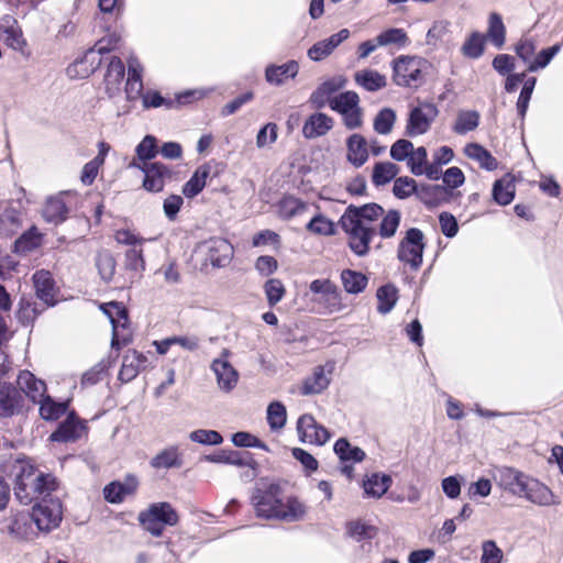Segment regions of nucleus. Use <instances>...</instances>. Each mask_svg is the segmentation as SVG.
Here are the masks:
<instances>
[{"label": "nucleus", "instance_id": "f257e3e1", "mask_svg": "<svg viewBox=\"0 0 563 563\" xmlns=\"http://www.w3.org/2000/svg\"><path fill=\"white\" fill-rule=\"evenodd\" d=\"M279 495L280 488L275 484H271L266 489L257 488L252 495L257 517L287 522L301 520L306 514L303 504L294 497L284 501Z\"/></svg>", "mask_w": 563, "mask_h": 563}, {"label": "nucleus", "instance_id": "f03ea898", "mask_svg": "<svg viewBox=\"0 0 563 563\" xmlns=\"http://www.w3.org/2000/svg\"><path fill=\"white\" fill-rule=\"evenodd\" d=\"M12 473L15 478L14 495L23 505L49 496L56 489L55 477L40 472L29 461L16 460Z\"/></svg>", "mask_w": 563, "mask_h": 563}, {"label": "nucleus", "instance_id": "7ed1b4c3", "mask_svg": "<svg viewBox=\"0 0 563 563\" xmlns=\"http://www.w3.org/2000/svg\"><path fill=\"white\" fill-rule=\"evenodd\" d=\"M429 62L420 56L400 55L391 63L395 85L417 89L424 85Z\"/></svg>", "mask_w": 563, "mask_h": 563}, {"label": "nucleus", "instance_id": "20e7f679", "mask_svg": "<svg viewBox=\"0 0 563 563\" xmlns=\"http://www.w3.org/2000/svg\"><path fill=\"white\" fill-rule=\"evenodd\" d=\"M140 525L153 537H161L165 526H176L179 521L177 511L169 503H154L139 514Z\"/></svg>", "mask_w": 563, "mask_h": 563}, {"label": "nucleus", "instance_id": "39448f33", "mask_svg": "<svg viewBox=\"0 0 563 563\" xmlns=\"http://www.w3.org/2000/svg\"><path fill=\"white\" fill-rule=\"evenodd\" d=\"M312 295L311 301L318 306L322 313H338L346 308L338 285L329 278L314 279L309 285Z\"/></svg>", "mask_w": 563, "mask_h": 563}, {"label": "nucleus", "instance_id": "423d86ee", "mask_svg": "<svg viewBox=\"0 0 563 563\" xmlns=\"http://www.w3.org/2000/svg\"><path fill=\"white\" fill-rule=\"evenodd\" d=\"M424 247L423 232L418 228H410L399 242L397 257L411 269L418 271L422 265Z\"/></svg>", "mask_w": 563, "mask_h": 563}, {"label": "nucleus", "instance_id": "0eeeda50", "mask_svg": "<svg viewBox=\"0 0 563 563\" xmlns=\"http://www.w3.org/2000/svg\"><path fill=\"white\" fill-rule=\"evenodd\" d=\"M340 223L349 235V245L352 252L357 256L366 255L376 230L365 223L354 222L353 219L350 220L349 216H342Z\"/></svg>", "mask_w": 563, "mask_h": 563}, {"label": "nucleus", "instance_id": "6e6552de", "mask_svg": "<svg viewBox=\"0 0 563 563\" xmlns=\"http://www.w3.org/2000/svg\"><path fill=\"white\" fill-rule=\"evenodd\" d=\"M32 517L34 525L38 531L49 532L56 529L63 517V508L59 499H46L43 497L41 503H37L32 508Z\"/></svg>", "mask_w": 563, "mask_h": 563}, {"label": "nucleus", "instance_id": "1a4fd4ad", "mask_svg": "<svg viewBox=\"0 0 563 563\" xmlns=\"http://www.w3.org/2000/svg\"><path fill=\"white\" fill-rule=\"evenodd\" d=\"M438 114V107L431 102H421L413 107L407 119L406 135L415 137L427 133Z\"/></svg>", "mask_w": 563, "mask_h": 563}, {"label": "nucleus", "instance_id": "9d476101", "mask_svg": "<svg viewBox=\"0 0 563 563\" xmlns=\"http://www.w3.org/2000/svg\"><path fill=\"white\" fill-rule=\"evenodd\" d=\"M297 432L302 443L323 445L330 439V432L323 426L319 424L314 417L305 413L297 421Z\"/></svg>", "mask_w": 563, "mask_h": 563}, {"label": "nucleus", "instance_id": "9b49d317", "mask_svg": "<svg viewBox=\"0 0 563 563\" xmlns=\"http://www.w3.org/2000/svg\"><path fill=\"white\" fill-rule=\"evenodd\" d=\"M131 167H137L144 173L143 187L151 192L162 191L165 186V179L170 178V170L162 163H143L142 165L133 161Z\"/></svg>", "mask_w": 563, "mask_h": 563}, {"label": "nucleus", "instance_id": "f8f14e48", "mask_svg": "<svg viewBox=\"0 0 563 563\" xmlns=\"http://www.w3.org/2000/svg\"><path fill=\"white\" fill-rule=\"evenodd\" d=\"M230 352L223 350L221 356L211 363V369L217 377V383L222 391L229 393L233 390L239 382V373L229 362Z\"/></svg>", "mask_w": 563, "mask_h": 563}, {"label": "nucleus", "instance_id": "ddd939ff", "mask_svg": "<svg viewBox=\"0 0 563 563\" xmlns=\"http://www.w3.org/2000/svg\"><path fill=\"white\" fill-rule=\"evenodd\" d=\"M200 249L206 253V261L213 267L227 266L233 256V246L222 238H212L203 242Z\"/></svg>", "mask_w": 563, "mask_h": 563}, {"label": "nucleus", "instance_id": "4468645a", "mask_svg": "<svg viewBox=\"0 0 563 563\" xmlns=\"http://www.w3.org/2000/svg\"><path fill=\"white\" fill-rule=\"evenodd\" d=\"M528 477L522 472L507 466L497 467L494 473V479L498 486L518 497H522Z\"/></svg>", "mask_w": 563, "mask_h": 563}, {"label": "nucleus", "instance_id": "2eb2a0df", "mask_svg": "<svg viewBox=\"0 0 563 563\" xmlns=\"http://www.w3.org/2000/svg\"><path fill=\"white\" fill-rule=\"evenodd\" d=\"M33 284L36 297L45 307H53L57 303L58 289L51 272L41 269L34 273Z\"/></svg>", "mask_w": 563, "mask_h": 563}, {"label": "nucleus", "instance_id": "dca6fc26", "mask_svg": "<svg viewBox=\"0 0 563 563\" xmlns=\"http://www.w3.org/2000/svg\"><path fill=\"white\" fill-rule=\"evenodd\" d=\"M85 430L86 426L84 421H81L75 412H69L67 418L49 435V440L59 443L74 442L82 435Z\"/></svg>", "mask_w": 563, "mask_h": 563}, {"label": "nucleus", "instance_id": "f3484780", "mask_svg": "<svg viewBox=\"0 0 563 563\" xmlns=\"http://www.w3.org/2000/svg\"><path fill=\"white\" fill-rule=\"evenodd\" d=\"M68 194L64 191L45 200L42 217L47 223L58 225L66 221L69 213V207L65 200Z\"/></svg>", "mask_w": 563, "mask_h": 563}, {"label": "nucleus", "instance_id": "a211bd4d", "mask_svg": "<svg viewBox=\"0 0 563 563\" xmlns=\"http://www.w3.org/2000/svg\"><path fill=\"white\" fill-rule=\"evenodd\" d=\"M23 395L12 384H0V418H10L22 410Z\"/></svg>", "mask_w": 563, "mask_h": 563}, {"label": "nucleus", "instance_id": "6ab92c4d", "mask_svg": "<svg viewBox=\"0 0 563 563\" xmlns=\"http://www.w3.org/2000/svg\"><path fill=\"white\" fill-rule=\"evenodd\" d=\"M139 487V479L133 474H128L122 482H112L104 486V499L111 504H120L125 497L134 495Z\"/></svg>", "mask_w": 563, "mask_h": 563}, {"label": "nucleus", "instance_id": "aec40b11", "mask_svg": "<svg viewBox=\"0 0 563 563\" xmlns=\"http://www.w3.org/2000/svg\"><path fill=\"white\" fill-rule=\"evenodd\" d=\"M148 365L146 355L139 353L135 350H129L122 360V366L119 372V379L122 383L133 380L141 371L145 369Z\"/></svg>", "mask_w": 563, "mask_h": 563}, {"label": "nucleus", "instance_id": "412c9836", "mask_svg": "<svg viewBox=\"0 0 563 563\" xmlns=\"http://www.w3.org/2000/svg\"><path fill=\"white\" fill-rule=\"evenodd\" d=\"M16 384L21 394L24 393L34 404H38L47 396L45 382L36 378L29 371H23L19 374Z\"/></svg>", "mask_w": 563, "mask_h": 563}, {"label": "nucleus", "instance_id": "4be33fe9", "mask_svg": "<svg viewBox=\"0 0 563 563\" xmlns=\"http://www.w3.org/2000/svg\"><path fill=\"white\" fill-rule=\"evenodd\" d=\"M345 84L346 80L342 76L325 80L311 93L310 103L317 109H322L327 104L330 106V101L334 97L333 95L343 88Z\"/></svg>", "mask_w": 563, "mask_h": 563}, {"label": "nucleus", "instance_id": "5701e85b", "mask_svg": "<svg viewBox=\"0 0 563 563\" xmlns=\"http://www.w3.org/2000/svg\"><path fill=\"white\" fill-rule=\"evenodd\" d=\"M350 31L342 29L330 37L314 43L308 49V57L314 62L322 60L329 56L343 41L347 40Z\"/></svg>", "mask_w": 563, "mask_h": 563}, {"label": "nucleus", "instance_id": "b1692460", "mask_svg": "<svg viewBox=\"0 0 563 563\" xmlns=\"http://www.w3.org/2000/svg\"><path fill=\"white\" fill-rule=\"evenodd\" d=\"M522 497L539 506H550L556 503L551 489L531 477L526 481Z\"/></svg>", "mask_w": 563, "mask_h": 563}, {"label": "nucleus", "instance_id": "393cba45", "mask_svg": "<svg viewBox=\"0 0 563 563\" xmlns=\"http://www.w3.org/2000/svg\"><path fill=\"white\" fill-rule=\"evenodd\" d=\"M109 307L110 309H106L104 312L109 316L113 328L111 345L119 349L121 343L128 342L125 338L120 339L119 335V328L125 329L129 323L128 310L118 302H110Z\"/></svg>", "mask_w": 563, "mask_h": 563}, {"label": "nucleus", "instance_id": "a878e982", "mask_svg": "<svg viewBox=\"0 0 563 563\" xmlns=\"http://www.w3.org/2000/svg\"><path fill=\"white\" fill-rule=\"evenodd\" d=\"M0 38L14 51H22L25 45L21 29L10 15L3 16L0 22Z\"/></svg>", "mask_w": 563, "mask_h": 563}, {"label": "nucleus", "instance_id": "bb28decb", "mask_svg": "<svg viewBox=\"0 0 563 563\" xmlns=\"http://www.w3.org/2000/svg\"><path fill=\"white\" fill-rule=\"evenodd\" d=\"M33 525L34 520L31 512H20L11 518L8 531L16 539L33 540L37 536Z\"/></svg>", "mask_w": 563, "mask_h": 563}, {"label": "nucleus", "instance_id": "cd10ccee", "mask_svg": "<svg viewBox=\"0 0 563 563\" xmlns=\"http://www.w3.org/2000/svg\"><path fill=\"white\" fill-rule=\"evenodd\" d=\"M124 75L125 68L122 60L119 57H112L104 75V88L110 98L115 97L121 91Z\"/></svg>", "mask_w": 563, "mask_h": 563}, {"label": "nucleus", "instance_id": "c85d7f7f", "mask_svg": "<svg viewBox=\"0 0 563 563\" xmlns=\"http://www.w3.org/2000/svg\"><path fill=\"white\" fill-rule=\"evenodd\" d=\"M332 128L333 119L325 113L317 112L303 123L302 134L306 139H316L325 135Z\"/></svg>", "mask_w": 563, "mask_h": 563}, {"label": "nucleus", "instance_id": "c756f323", "mask_svg": "<svg viewBox=\"0 0 563 563\" xmlns=\"http://www.w3.org/2000/svg\"><path fill=\"white\" fill-rule=\"evenodd\" d=\"M299 71L296 60H289L283 65H268L265 70V79L271 85L279 86L288 78H295Z\"/></svg>", "mask_w": 563, "mask_h": 563}, {"label": "nucleus", "instance_id": "7c9ffc66", "mask_svg": "<svg viewBox=\"0 0 563 563\" xmlns=\"http://www.w3.org/2000/svg\"><path fill=\"white\" fill-rule=\"evenodd\" d=\"M203 459L211 463L230 464L235 466H252L254 463L249 452L222 450L218 453L205 455Z\"/></svg>", "mask_w": 563, "mask_h": 563}, {"label": "nucleus", "instance_id": "2f4dec72", "mask_svg": "<svg viewBox=\"0 0 563 563\" xmlns=\"http://www.w3.org/2000/svg\"><path fill=\"white\" fill-rule=\"evenodd\" d=\"M141 73L142 67L139 60L134 57H131L129 59V71L125 84V93L129 100H136L144 95Z\"/></svg>", "mask_w": 563, "mask_h": 563}, {"label": "nucleus", "instance_id": "473e14b6", "mask_svg": "<svg viewBox=\"0 0 563 563\" xmlns=\"http://www.w3.org/2000/svg\"><path fill=\"white\" fill-rule=\"evenodd\" d=\"M384 209L377 203H367L361 207L350 205L343 216H349L350 220L357 223H365L369 225L371 222L383 216Z\"/></svg>", "mask_w": 563, "mask_h": 563}, {"label": "nucleus", "instance_id": "72a5a7b5", "mask_svg": "<svg viewBox=\"0 0 563 563\" xmlns=\"http://www.w3.org/2000/svg\"><path fill=\"white\" fill-rule=\"evenodd\" d=\"M43 243V234L33 225L18 238L13 244V252L16 254H27L38 249Z\"/></svg>", "mask_w": 563, "mask_h": 563}, {"label": "nucleus", "instance_id": "f704fd0d", "mask_svg": "<svg viewBox=\"0 0 563 563\" xmlns=\"http://www.w3.org/2000/svg\"><path fill=\"white\" fill-rule=\"evenodd\" d=\"M211 167L208 164L199 166L192 176L183 186V194L187 198H194L202 191L210 176Z\"/></svg>", "mask_w": 563, "mask_h": 563}, {"label": "nucleus", "instance_id": "c9c22d12", "mask_svg": "<svg viewBox=\"0 0 563 563\" xmlns=\"http://www.w3.org/2000/svg\"><path fill=\"white\" fill-rule=\"evenodd\" d=\"M347 161L355 167H361L368 158L365 139L360 134H353L347 139Z\"/></svg>", "mask_w": 563, "mask_h": 563}, {"label": "nucleus", "instance_id": "e433bc0d", "mask_svg": "<svg viewBox=\"0 0 563 563\" xmlns=\"http://www.w3.org/2000/svg\"><path fill=\"white\" fill-rule=\"evenodd\" d=\"M21 227V212L11 206H7L0 213V236H11L15 234Z\"/></svg>", "mask_w": 563, "mask_h": 563}, {"label": "nucleus", "instance_id": "4c0bfd02", "mask_svg": "<svg viewBox=\"0 0 563 563\" xmlns=\"http://www.w3.org/2000/svg\"><path fill=\"white\" fill-rule=\"evenodd\" d=\"M355 82L367 91H378L386 87V77L373 69H363L354 74Z\"/></svg>", "mask_w": 563, "mask_h": 563}, {"label": "nucleus", "instance_id": "58836bf2", "mask_svg": "<svg viewBox=\"0 0 563 563\" xmlns=\"http://www.w3.org/2000/svg\"><path fill=\"white\" fill-rule=\"evenodd\" d=\"M449 191L442 185H420L417 197L428 207L439 206L448 196Z\"/></svg>", "mask_w": 563, "mask_h": 563}, {"label": "nucleus", "instance_id": "ea45409f", "mask_svg": "<svg viewBox=\"0 0 563 563\" xmlns=\"http://www.w3.org/2000/svg\"><path fill=\"white\" fill-rule=\"evenodd\" d=\"M464 153L468 158L479 163L482 168L494 170L497 168V159L482 145L470 143L465 146Z\"/></svg>", "mask_w": 563, "mask_h": 563}, {"label": "nucleus", "instance_id": "a19ab883", "mask_svg": "<svg viewBox=\"0 0 563 563\" xmlns=\"http://www.w3.org/2000/svg\"><path fill=\"white\" fill-rule=\"evenodd\" d=\"M341 282L347 294L357 295L364 291L367 286L368 278L361 272L347 268L341 272Z\"/></svg>", "mask_w": 563, "mask_h": 563}, {"label": "nucleus", "instance_id": "79ce46f5", "mask_svg": "<svg viewBox=\"0 0 563 563\" xmlns=\"http://www.w3.org/2000/svg\"><path fill=\"white\" fill-rule=\"evenodd\" d=\"M391 482L389 475L374 473L364 482V492L369 497L380 498L388 490Z\"/></svg>", "mask_w": 563, "mask_h": 563}, {"label": "nucleus", "instance_id": "37998d69", "mask_svg": "<svg viewBox=\"0 0 563 563\" xmlns=\"http://www.w3.org/2000/svg\"><path fill=\"white\" fill-rule=\"evenodd\" d=\"M40 416L46 421H54L60 418L68 408V401H55L51 396H46L38 402Z\"/></svg>", "mask_w": 563, "mask_h": 563}, {"label": "nucleus", "instance_id": "c03bdc74", "mask_svg": "<svg viewBox=\"0 0 563 563\" xmlns=\"http://www.w3.org/2000/svg\"><path fill=\"white\" fill-rule=\"evenodd\" d=\"M487 37L492 44L501 48L506 41V27L500 14L493 12L488 18Z\"/></svg>", "mask_w": 563, "mask_h": 563}, {"label": "nucleus", "instance_id": "a18cd8bd", "mask_svg": "<svg viewBox=\"0 0 563 563\" xmlns=\"http://www.w3.org/2000/svg\"><path fill=\"white\" fill-rule=\"evenodd\" d=\"M46 307H40L35 301L27 298H21L16 318L23 325H30L44 311Z\"/></svg>", "mask_w": 563, "mask_h": 563}, {"label": "nucleus", "instance_id": "49530a36", "mask_svg": "<svg viewBox=\"0 0 563 563\" xmlns=\"http://www.w3.org/2000/svg\"><path fill=\"white\" fill-rule=\"evenodd\" d=\"M333 450L339 459L343 462L352 461L357 463L362 462L366 456L365 452L361 448L352 446L351 443L344 438L339 439L334 443Z\"/></svg>", "mask_w": 563, "mask_h": 563}, {"label": "nucleus", "instance_id": "de8ad7c7", "mask_svg": "<svg viewBox=\"0 0 563 563\" xmlns=\"http://www.w3.org/2000/svg\"><path fill=\"white\" fill-rule=\"evenodd\" d=\"M479 124V113L475 110H461L457 113L456 121L453 125V131L456 134L463 135L467 132L474 131Z\"/></svg>", "mask_w": 563, "mask_h": 563}, {"label": "nucleus", "instance_id": "09e8293b", "mask_svg": "<svg viewBox=\"0 0 563 563\" xmlns=\"http://www.w3.org/2000/svg\"><path fill=\"white\" fill-rule=\"evenodd\" d=\"M330 383V379L325 376L322 367H317L310 377L303 380L301 387L302 395H314L320 394L324 390Z\"/></svg>", "mask_w": 563, "mask_h": 563}, {"label": "nucleus", "instance_id": "8fccbe9b", "mask_svg": "<svg viewBox=\"0 0 563 563\" xmlns=\"http://www.w3.org/2000/svg\"><path fill=\"white\" fill-rule=\"evenodd\" d=\"M279 216L291 219L308 210V205L294 196H285L278 203Z\"/></svg>", "mask_w": 563, "mask_h": 563}, {"label": "nucleus", "instance_id": "3c124183", "mask_svg": "<svg viewBox=\"0 0 563 563\" xmlns=\"http://www.w3.org/2000/svg\"><path fill=\"white\" fill-rule=\"evenodd\" d=\"M493 198L500 206L509 205L515 198V185L506 177L495 181L493 186Z\"/></svg>", "mask_w": 563, "mask_h": 563}, {"label": "nucleus", "instance_id": "603ef678", "mask_svg": "<svg viewBox=\"0 0 563 563\" xmlns=\"http://www.w3.org/2000/svg\"><path fill=\"white\" fill-rule=\"evenodd\" d=\"M397 288L390 284L384 285L377 289V310L379 313L386 314L391 311L397 302Z\"/></svg>", "mask_w": 563, "mask_h": 563}, {"label": "nucleus", "instance_id": "864d4df0", "mask_svg": "<svg viewBox=\"0 0 563 563\" xmlns=\"http://www.w3.org/2000/svg\"><path fill=\"white\" fill-rule=\"evenodd\" d=\"M124 269L132 273L130 276L131 283L135 278L141 277L142 272L145 269V261L141 249H130L125 252Z\"/></svg>", "mask_w": 563, "mask_h": 563}, {"label": "nucleus", "instance_id": "5fc2aeb1", "mask_svg": "<svg viewBox=\"0 0 563 563\" xmlns=\"http://www.w3.org/2000/svg\"><path fill=\"white\" fill-rule=\"evenodd\" d=\"M375 41L379 46L396 45L405 47L409 44V37L402 29L391 27L379 33Z\"/></svg>", "mask_w": 563, "mask_h": 563}, {"label": "nucleus", "instance_id": "6e6d98bb", "mask_svg": "<svg viewBox=\"0 0 563 563\" xmlns=\"http://www.w3.org/2000/svg\"><path fill=\"white\" fill-rule=\"evenodd\" d=\"M96 266L102 280L106 283L112 280L115 273L117 262L109 251L98 252L96 256Z\"/></svg>", "mask_w": 563, "mask_h": 563}, {"label": "nucleus", "instance_id": "4d7b16f0", "mask_svg": "<svg viewBox=\"0 0 563 563\" xmlns=\"http://www.w3.org/2000/svg\"><path fill=\"white\" fill-rule=\"evenodd\" d=\"M399 168L390 162L376 163L373 169L372 180L376 186H384L396 177Z\"/></svg>", "mask_w": 563, "mask_h": 563}, {"label": "nucleus", "instance_id": "13d9d810", "mask_svg": "<svg viewBox=\"0 0 563 563\" xmlns=\"http://www.w3.org/2000/svg\"><path fill=\"white\" fill-rule=\"evenodd\" d=\"M360 103V97L355 91H344L333 97L330 108L340 114L352 110Z\"/></svg>", "mask_w": 563, "mask_h": 563}, {"label": "nucleus", "instance_id": "bf43d9fd", "mask_svg": "<svg viewBox=\"0 0 563 563\" xmlns=\"http://www.w3.org/2000/svg\"><path fill=\"white\" fill-rule=\"evenodd\" d=\"M485 38L479 32H473L461 47L462 54L472 59L479 58L484 53Z\"/></svg>", "mask_w": 563, "mask_h": 563}, {"label": "nucleus", "instance_id": "052dcab7", "mask_svg": "<svg viewBox=\"0 0 563 563\" xmlns=\"http://www.w3.org/2000/svg\"><path fill=\"white\" fill-rule=\"evenodd\" d=\"M287 421L286 407L280 401H273L267 407V422L273 431L283 429Z\"/></svg>", "mask_w": 563, "mask_h": 563}, {"label": "nucleus", "instance_id": "680f3d73", "mask_svg": "<svg viewBox=\"0 0 563 563\" xmlns=\"http://www.w3.org/2000/svg\"><path fill=\"white\" fill-rule=\"evenodd\" d=\"M396 122V112L390 108L382 109L374 119V130L378 134L386 135L391 132Z\"/></svg>", "mask_w": 563, "mask_h": 563}, {"label": "nucleus", "instance_id": "e2e57ef3", "mask_svg": "<svg viewBox=\"0 0 563 563\" xmlns=\"http://www.w3.org/2000/svg\"><path fill=\"white\" fill-rule=\"evenodd\" d=\"M419 187L413 178L401 176L395 179L393 192L398 199H406L413 194L417 195Z\"/></svg>", "mask_w": 563, "mask_h": 563}, {"label": "nucleus", "instance_id": "0e129e2a", "mask_svg": "<svg viewBox=\"0 0 563 563\" xmlns=\"http://www.w3.org/2000/svg\"><path fill=\"white\" fill-rule=\"evenodd\" d=\"M179 464L176 448L165 449L151 460V466L154 468H170Z\"/></svg>", "mask_w": 563, "mask_h": 563}, {"label": "nucleus", "instance_id": "69168bd1", "mask_svg": "<svg viewBox=\"0 0 563 563\" xmlns=\"http://www.w3.org/2000/svg\"><path fill=\"white\" fill-rule=\"evenodd\" d=\"M537 79L534 77H529L525 80L523 87L520 91L518 101H517V112L521 120L525 119L529 102L531 100V96L533 89L536 87Z\"/></svg>", "mask_w": 563, "mask_h": 563}, {"label": "nucleus", "instance_id": "338daca9", "mask_svg": "<svg viewBox=\"0 0 563 563\" xmlns=\"http://www.w3.org/2000/svg\"><path fill=\"white\" fill-rule=\"evenodd\" d=\"M400 212L398 210H389L383 218L379 225V235L383 239L393 238L400 223Z\"/></svg>", "mask_w": 563, "mask_h": 563}, {"label": "nucleus", "instance_id": "774afa93", "mask_svg": "<svg viewBox=\"0 0 563 563\" xmlns=\"http://www.w3.org/2000/svg\"><path fill=\"white\" fill-rule=\"evenodd\" d=\"M427 163H428V153H427L426 147L420 146L416 150L412 147V152L410 153V155L407 159V165H408L410 172L415 176L423 175V172H424L423 167L427 165Z\"/></svg>", "mask_w": 563, "mask_h": 563}]
</instances>
